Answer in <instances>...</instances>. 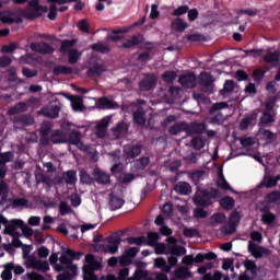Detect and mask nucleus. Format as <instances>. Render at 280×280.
Returning <instances> with one entry per match:
<instances>
[{
    "mask_svg": "<svg viewBox=\"0 0 280 280\" xmlns=\"http://www.w3.org/2000/svg\"><path fill=\"white\" fill-rule=\"evenodd\" d=\"M195 218H207L209 215V212L205 211L202 208H197L194 211Z\"/></svg>",
    "mask_w": 280,
    "mask_h": 280,
    "instance_id": "61",
    "label": "nucleus"
},
{
    "mask_svg": "<svg viewBox=\"0 0 280 280\" xmlns=\"http://www.w3.org/2000/svg\"><path fill=\"white\" fill-rule=\"evenodd\" d=\"M192 145L195 150H202L205 148V139L200 137L192 139Z\"/></svg>",
    "mask_w": 280,
    "mask_h": 280,
    "instance_id": "51",
    "label": "nucleus"
},
{
    "mask_svg": "<svg viewBox=\"0 0 280 280\" xmlns=\"http://www.w3.org/2000/svg\"><path fill=\"white\" fill-rule=\"evenodd\" d=\"M141 40H143V37L141 35H135L131 39L127 40L124 44V47H126L127 49H130V47H135V46L139 45V43H141Z\"/></svg>",
    "mask_w": 280,
    "mask_h": 280,
    "instance_id": "31",
    "label": "nucleus"
},
{
    "mask_svg": "<svg viewBox=\"0 0 280 280\" xmlns=\"http://www.w3.org/2000/svg\"><path fill=\"white\" fill-rule=\"evenodd\" d=\"M12 268H13L12 262H9V264L4 265V270L1 273V278L3 280H11L12 279Z\"/></svg>",
    "mask_w": 280,
    "mask_h": 280,
    "instance_id": "33",
    "label": "nucleus"
},
{
    "mask_svg": "<svg viewBox=\"0 0 280 280\" xmlns=\"http://www.w3.org/2000/svg\"><path fill=\"white\" fill-rule=\"evenodd\" d=\"M261 220H262L264 224H272V222H275V220H276V217L273 213L266 212L262 214Z\"/></svg>",
    "mask_w": 280,
    "mask_h": 280,
    "instance_id": "46",
    "label": "nucleus"
},
{
    "mask_svg": "<svg viewBox=\"0 0 280 280\" xmlns=\"http://www.w3.org/2000/svg\"><path fill=\"white\" fill-rule=\"evenodd\" d=\"M175 277L177 279H189V277H191V272H189V269L186 267H178L175 270Z\"/></svg>",
    "mask_w": 280,
    "mask_h": 280,
    "instance_id": "25",
    "label": "nucleus"
},
{
    "mask_svg": "<svg viewBox=\"0 0 280 280\" xmlns=\"http://www.w3.org/2000/svg\"><path fill=\"white\" fill-rule=\"evenodd\" d=\"M93 176L94 180H96V183H98L100 185H108V183H110V175L104 173L100 168H96L93 172Z\"/></svg>",
    "mask_w": 280,
    "mask_h": 280,
    "instance_id": "10",
    "label": "nucleus"
},
{
    "mask_svg": "<svg viewBox=\"0 0 280 280\" xmlns=\"http://www.w3.org/2000/svg\"><path fill=\"white\" fill-rule=\"evenodd\" d=\"M156 84V77L151 74L145 78V80H142L140 82V89L141 91H150V89H153Z\"/></svg>",
    "mask_w": 280,
    "mask_h": 280,
    "instance_id": "13",
    "label": "nucleus"
},
{
    "mask_svg": "<svg viewBox=\"0 0 280 280\" xmlns=\"http://www.w3.org/2000/svg\"><path fill=\"white\" fill-rule=\"evenodd\" d=\"M200 81L207 86V84H211V82H213V77L208 72H203L200 74Z\"/></svg>",
    "mask_w": 280,
    "mask_h": 280,
    "instance_id": "48",
    "label": "nucleus"
},
{
    "mask_svg": "<svg viewBox=\"0 0 280 280\" xmlns=\"http://www.w3.org/2000/svg\"><path fill=\"white\" fill-rule=\"evenodd\" d=\"M23 220L21 219H13L11 221H8L5 217L0 215V224H4V233L7 235H11V237H19L21 235V229H23Z\"/></svg>",
    "mask_w": 280,
    "mask_h": 280,
    "instance_id": "3",
    "label": "nucleus"
},
{
    "mask_svg": "<svg viewBox=\"0 0 280 280\" xmlns=\"http://www.w3.org/2000/svg\"><path fill=\"white\" fill-rule=\"evenodd\" d=\"M69 73H71V68L67 66H58L54 69L55 75H67Z\"/></svg>",
    "mask_w": 280,
    "mask_h": 280,
    "instance_id": "38",
    "label": "nucleus"
},
{
    "mask_svg": "<svg viewBox=\"0 0 280 280\" xmlns=\"http://www.w3.org/2000/svg\"><path fill=\"white\" fill-rule=\"evenodd\" d=\"M80 257H82V254L80 253H75L72 249H63L59 260L60 264H56L54 265V269L57 272H62V270H65V268H67L70 272V275H75V272H78V267L73 264H71V261H73V259H80Z\"/></svg>",
    "mask_w": 280,
    "mask_h": 280,
    "instance_id": "1",
    "label": "nucleus"
},
{
    "mask_svg": "<svg viewBox=\"0 0 280 280\" xmlns=\"http://www.w3.org/2000/svg\"><path fill=\"white\" fill-rule=\"evenodd\" d=\"M81 56H82V52H80L75 49H70L69 50V63L75 65V62H78V60H80Z\"/></svg>",
    "mask_w": 280,
    "mask_h": 280,
    "instance_id": "35",
    "label": "nucleus"
},
{
    "mask_svg": "<svg viewBox=\"0 0 280 280\" xmlns=\"http://www.w3.org/2000/svg\"><path fill=\"white\" fill-rule=\"evenodd\" d=\"M102 262L95 259V256L88 255L85 256V265L83 266V279L84 280H96L94 270H101Z\"/></svg>",
    "mask_w": 280,
    "mask_h": 280,
    "instance_id": "2",
    "label": "nucleus"
},
{
    "mask_svg": "<svg viewBox=\"0 0 280 280\" xmlns=\"http://www.w3.org/2000/svg\"><path fill=\"white\" fill-rule=\"evenodd\" d=\"M189 12V7L182 5L173 11V16H183V14H187Z\"/></svg>",
    "mask_w": 280,
    "mask_h": 280,
    "instance_id": "50",
    "label": "nucleus"
},
{
    "mask_svg": "<svg viewBox=\"0 0 280 280\" xmlns=\"http://www.w3.org/2000/svg\"><path fill=\"white\" fill-rule=\"evenodd\" d=\"M61 108L62 105L58 101H54L48 107L42 109V115L50 117L51 119H56Z\"/></svg>",
    "mask_w": 280,
    "mask_h": 280,
    "instance_id": "7",
    "label": "nucleus"
},
{
    "mask_svg": "<svg viewBox=\"0 0 280 280\" xmlns=\"http://www.w3.org/2000/svg\"><path fill=\"white\" fill-rule=\"evenodd\" d=\"M235 224L229 223L228 225L223 226L222 232L225 233V235H231L232 233H235Z\"/></svg>",
    "mask_w": 280,
    "mask_h": 280,
    "instance_id": "59",
    "label": "nucleus"
},
{
    "mask_svg": "<svg viewBox=\"0 0 280 280\" xmlns=\"http://www.w3.org/2000/svg\"><path fill=\"white\" fill-rule=\"evenodd\" d=\"M280 57V51L276 50H267L266 55L264 56V60L265 62H277V60H279Z\"/></svg>",
    "mask_w": 280,
    "mask_h": 280,
    "instance_id": "24",
    "label": "nucleus"
},
{
    "mask_svg": "<svg viewBox=\"0 0 280 280\" xmlns=\"http://www.w3.org/2000/svg\"><path fill=\"white\" fill-rule=\"evenodd\" d=\"M154 248L156 255H167V245L164 243H155Z\"/></svg>",
    "mask_w": 280,
    "mask_h": 280,
    "instance_id": "43",
    "label": "nucleus"
},
{
    "mask_svg": "<svg viewBox=\"0 0 280 280\" xmlns=\"http://www.w3.org/2000/svg\"><path fill=\"white\" fill-rule=\"evenodd\" d=\"M109 207L112 211H117V209H121V207H124V198L119 195L112 194L109 196Z\"/></svg>",
    "mask_w": 280,
    "mask_h": 280,
    "instance_id": "11",
    "label": "nucleus"
},
{
    "mask_svg": "<svg viewBox=\"0 0 280 280\" xmlns=\"http://www.w3.org/2000/svg\"><path fill=\"white\" fill-rule=\"evenodd\" d=\"M119 241H107L95 245L96 253H106L107 255H116L119 250Z\"/></svg>",
    "mask_w": 280,
    "mask_h": 280,
    "instance_id": "5",
    "label": "nucleus"
},
{
    "mask_svg": "<svg viewBox=\"0 0 280 280\" xmlns=\"http://www.w3.org/2000/svg\"><path fill=\"white\" fill-rule=\"evenodd\" d=\"M164 82H166L167 84H172V82H174L176 80V72L174 71H166L163 75H162Z\"/></svg>",
    "mask_w": 280,
    "mask_h": 280,
    "instance_id": "42",
    "label": "nucleus"
},
{
    "mask_svg": "<svg viewBox=\"0 0 280 280\" xmlns=\"http://www.w3.org/2000/svg\"><path fill=\"white\" fill-rule=\"evenodd\" d=\"M171 27H172L173 32H185V30H187V27H189V25H187L185 23V20L177 18L172 21Z\"/></svg>",
    "mask_w": 280,
    "mask_h": 280,
    "instance_id": "15",
    "label": "nucleus"
},
{
    "mask_svg": "<svg viewBox=\"0 0 280 280\" xmlns=\"http://www.w3.org/2000/svg\"><path fill=\"white\" fill-rule=\"evenodd\" d=\"M139 154H141V145L125 148L126 161L129 159H135L136 156H139Z\"/></svg>",
    "mask_w": 280,
    "mask_h": 280,
    "instance_id": "17",
    "label": "nucleus"
},
{
    "mask_svg": "<svg viewBox=\"0 0 280 280\" xmlns=\"http://www.w3.org/2000/svg\"><path fill=\"white\" fill-rule=\"evenodd\" d=\"M59 211H60L61 215H67L68 213H71V207H69V205H67V202L61 201L59 205Z\"/></svg>",
    "mask_w": 280,
    "mask_h": 280,
    "instance_id": "54",
    "label": "nucleus"
},
{
    "mask_svg": "<svg viewBox=\"0 0 280 280\" xmlns=\"http://www.w3.org/2000/svg\"><path fill=\"white\" fill-rule=\"evenodd\" d=\"M133 119H135L136 122L139 124V126H143V124H145V116H144V113H143V108L139 107L137 109V112H135Z\"/></svg>",
    "mask_w": 280,
    "mask_h": 280,
    "instance_id": "28",
    "label": "nucleus"
},
{
    "mask_svg": "<svg viewBox=\"0 0 280 280\" xmlns=\"http://www.w3.org/2000/svg\"><path fill=\"white\" fill-rule=\"evenodd\" d=\"M26 277L30 280H45V277H43V275L37 272H28L26 273Z\"/></svg>",
    "mask_w": 280,
    "mask_h": 280,
    "instance_id": "60",
    "label": "nucleus"
},
{
    "mask_svg": "<svg viewBox=\"0 0 280 280\" xmlns=\"http://www.w3.org/2000/svg\"><path fill=\"white\" fill-rule=\"evenodd\" d=\"M185 128H187V125H185L184 122L180 124H175L174 126H172L168 130L170 135H178L179 132H183V130H185Z\"/></svg>",
    "mask_w": 280,
    "mask_h": 280,
    "instance_id": "36",
    "label": "nucleus"
},
{
    "mask_svg": "<svg viewBox=\"0 0 280 280\" xmlns=\"http://www.w3.org/2000/svg\"><path fill=\"white\" fill-rule=\"evenodd\" d=\"M179 84L184 86V89H194L196 86V75L186 74L179 78Z\"/></svg>",
    "mask_w": 280,
    "mask_h": 280,
    "instance_id": "12",
    "label": "nucleus"
},
{
    "mask_svg": "<svg viewBox=\"0 0 280 280\" xmlns=\"http://www.w3.org/2000/svg\"><path fill=\"white\" fill-rule=\"evenodd\" d=\"M154 268H159L162 272H171L172 268L167 265L165 258L160 257L154 259Z\"/></svg>",
    "mask_w": 280,
    "mask_h": 280,
    "instance_id": "21",
    "label": "nucleus"
},
{
    "mask_svg": "<svg viewBox=\"0 0 280 280\" xmlns=\"http://www.w3.org/2000/svg\"><path fill=\"white\" fill-rule=\"evenodd\" d=\"M241 145H244V148H248V145H255V138L252 137H244L240 139Z\"/></svg>",
    "mask_w": 280,
    "mask_h": 280,
    "instance_id": "53",
    "label": "nucleus"
},
{
    "mask_svg": "<svg viewBox=\"0 0 280 280\" xmlns=\"http://www.w3.org/2000/svg\"><path fill=\"white\" fill-rule=\"evenodd\" d=\"M100 108H117V103L108 100V98H101L98 101Z\"/></svg>",
    "mask_w": 280,
    "mask_h": 280,
    "instance_id": "34",
    "label": "nucleus"
},
{
    "mask_svg": "<svg viewBox=\"0 0 280 280\" xmlns=\"http://www.w3.org/2000/svg\"><path fill=\"white\" fill-rule=\"evenodd\" d=\"M115 137H117L118 139L120 137H124V135H126L128 132V125L127 124H119L114 130H113Z\"/></svg>",
    "mask_w": 280,
    "mask_h": 280,
    "instance_id": "27",
    "label": "nucleus"
},
{
    "mask_svg": "<svg viewBox=\"0 0 280 280\" xmlns=\"http://www.w3.org/2000/svg\"><path fill=\"white\" fill-rule=\"evenodd\" d=\"M259 135L262 137V139H265V141H268L269 143L277 139V135L269 130H260Z\"/></svg>",
    "mask_w": 280,
    "mask_h": 280,
    "instance_id": "37",
    "label": "nucleus"
},
{
    "mask_svg": "<svg viewBox=\"0 0 280 280\" xmlns=\"http://www.w3.org/2000/svg\"><path fill=\"white\" fill-rule=\"evenodd\" d=\"M175 191L183 196H189V194H191V186L185 182H180L175 186Z\"/></svg>",
    "mask_w": 280,
    "mask_h": 280,
    "instance_id": "22",
    "label": "nucleus"
},
{
    "mask_svg": "<svg viewBox=\"0 0 280 280\" xmlns=\"http://www.w3.org/2000/svg\"><path fill=\"white\" fill-rule=\"evenodd\" d=\"M27 110V104L19 103L9 110V115H18V113H25Z\"/></svg>",
    "mask_w": 280,
    "mask_h": 280,
    "instance_id": "32",
    "label": "nucleus"
},
{
    "mask_svg": "<svg viewBox=\"0 0 280 280\" xmlns=\"http://www.w3.org/2000/svg\"><path fill=\"white\" fill-rule=\"evenodd\" d=\"M220 205L221 207H223V209H233V206L235 205V200L231 197H225L221 199Z\"/></svg>",
    "mask_w": 280,
    "mask_h": 280,
    "instance_id": "39",
    "label": "nucleus"
},
{
    "mask_svg": "<svg viewBox=\"0 0 280 280\" xmlns=\"http://www.w3.org/2000/svg\"><path fill=\"white\" fill-rule=\"evenodd\" d=\"M195 203H197L199 207H209L211 205V201L209 200V196L198 192L195 196Z\"/></svg>",
    "mask_w": 280,
    "mask_h": 280,
    "instance_id": "23",
    "label": "nucleus"
},
{
    "mask_svg": "<svg viewBox=\"0 0 280 280\" xmlns=\"http://www.w3.org/2000/svg\"><path fill=\"white\" fill-rule=\"evenodd\" d=\"M43 222L44 224L42 229L43 231H47V229H49V224H54V219L51 218V215H46L44 217Z\"/></svg>",
    "mask_w": 280,
    "mask_h": 280,
    "instance_id": "58",
    "label": "nucleus"
},
{
    "mask_svg": "<svg viewBox=\"0 0 280 280\" xmlns=\"http://www.w3.org/2000/svg\"><path fill=\"white\" fill-rule=\"evenodd\" d=\"M144 240L145 238L143 236L127 238L128 244H135L136 246H141V244H143Z\"/></svg>",
    "mask_w": 280,
    "mask_h": 280,
    "instance_id": "55",
    "label": "nucleus"
},
{
    "mask_svg": "<svg viewBox=\"0 0 280 280\" xmlns=\"http://www.w3.org/2000/svg\"><path fill=\"white\" fill-rule=\"evenodd\" d=\"M24 259L26 268L38 270V272H48L49 270V262H47V260H42L33 255H24Z\"/></svg>",
    "mask_w": 280,
    "mask_h": 280,
    "instance_id": "4",
    "label": "nucleus"
},
{
    "mask_svg": "<svg viewBox=\"0 0 280 280\" xmlns=\"http://www.w3.org/2000/svg\"><path fill=\"white\" fill-rule=\"evenodd\" d=\"M266 200L267 202H277L278 205H280V192L272 191L271 194L267 195Z\"/></svg>",
    "mask_w": 280,
    "mask_h": 280,
    "instance_id": "44",
    "label": "nucleus"
},
{
    "mask_svg": "<svg viewBox=\"0 0 280 280\" xmlns=\"http://www.w3.org/2000/svg\"><path fill=\"white\" fill-rule=\"evenodd\" d=\"M63 179L68 185H75L78 177L75 176V172L68 171L63 174Z\"/></svg>",
    "mask_w": 280,
    "mask_h": 280,
    "instance_id": "29",
    "label": "nucleus"
},
{
    "mask_svg": "<svg viewBox=\"0 0 280 280\" xmlns=\"http://www.w3.org/2000/svg\"><path fill=\"white\" fill-rule=\"evenodd\" d=\"M213 224H222L226 220L224 213H215L211 218Z\"/></svg>",
    "mask_w": 280,
    "mask_h": 280,
    "instance_id": "49",
    "label": "nucleus"
},
{
    "mask_svg": "<svg viewBox=\"0 0 280 280\" xmlns=\"http://www.w3.org/2000/svg\"><path fill=\"white\" fill-rule=\"evenodd\" d=\"M159 5L158 4H152L151 5V13H150V19H159Z\"/></svg>",
    "mask_w": 280,
    "mask_h": 280,
    "instance_id": "63",
    "label": "nucleus"
},
{
    "mask_svg": "<svg viewBox=\"0 0 280 280\" xmlns=\"http://www.w3.org/2000/svg\"><path fill=\"white\" fill-rule=\"evenodd\" d=\"M81 139H82V133H80L79 131L71 132L70 142L72 143V145H77L79 150H89V147H86Z\"/></svg>",
    "mask_w": 280,
    "mask_h": 280,
    "instance_id": "9",
    "label": "nucleus"
},
{
    "mask_svg": "<svg viewBox=\"0 0 280 280\" xmlns=\"http://www.w3.org/2000/svg\"><path fill=\"white\" fill-rule=\"evenodd\" d=\"M69 100L71 102V106H72L73 110H75V112L84 110V101L82 100V97L70 96Z\"/></svg>",
    "mask_w": 280,
    "mask_h": 280,
    "instance_id": "20",
    "label": "nucleus"
},
{
    "mask_svg": "<svg viewBox=\"0 0 280 280\" xmlns=\"http://www.w3.org/2000/svg\"><path fill=\"white\" fill-rule=\"evenodd\" d=\"M12 161H14V155H12V153L5 152L0 154V164L3 165L4 163H10Z\"/></svg>",
    "mask_w": 280,
    "mask_h": 280,
    "instance_id": "45",
    "label": "nucleus"
},
{
    "mask_svg": "<svg viewBox=\"0 0 280 280\" xmlns=\"http://www.w3.org/2000/svg\"><path fill=\"white\" fill-rule=\"evenodd\" d=\"M73 45L72 40H63L61 43V47H60V51L62 54H67V51H69V49H71V46Z\"/></svg>",
    "mask_w": 280,
    "mask_h": 280,
    "instance_id": "57",
    "label": "nucleus"
},
{
    "mask_svg": "<svg viewBox=\"0 0 280 280\" xmlns=\"http://www.w3.org/2000/svg\"><path fill=\"white\" fill-rule=\"evenodd\" d=\"M16 49V44H9L7 46H3L1 51L2 54H12Z\"/></svg>",
    "mask_w": 280,
    "mask_h": 280,
    "instance_id": "62",
    "label": "nucleus"
},
{
    "mask_svg": "<svg viewBox=\"0 0 280 280\" xmlns=\"http://www.w3.org/2000/svg\"><path fill=\"white\" fill-rule=\"evenodd\" d=\"M2 23H21V18L16 16L15 12L0 13Z\"/></svg>",
    "mask_w": 280,
    "mask_h": 280,
    "instance_id": "14",
    "label": "nucleus"
},
{
    "mask_svg": "<svg viewBox=\"0 0 280 280\" xmlns=\"http://www.w3.org/2000/svg\"><path fill=\"white\" fill-rule=\"evenodd\" d=\"M119 264L120 266H130L132 264V258L130 256H127L125 253L119 257Z\"/></svg>",
    "mask_w": 280,
    "mask_h": 280,
    "instance_id": "52",
    "label": "nucleus"
},
{
    "mask_svg": "<svg viewBox=\"0 0 280 280\" xmlns=\"http://www.w3.org/2000/svg\"><path fill=\"white\" fill-rule=\"evenodd\" d=\"M101 73H104V67L102 66H95L88 72L89 75H101Z\"/></svg>",
    "mask_w": 280,
    "mask_h": 280,
    "instance_id": "56",
    "label": "nucleus"
},
{
    "mask_svg": "<svg viewBox=\"0 0 280 280\" xmlns=\"http://www.w3.org/2000/svg\"><path fill=\"white\" fill-rule=\"evenodd\" d=\"M108 124H110V116L103 118L97 122L95 128V135L98 139H104L106 137V130H108Z\"/></svg>",
    "mask_w": 280,
    "mask_h": 280,
    "instance_id": "8",
    "label": "nucleus"
},
{
    "mask_svg": "<svg viewBox=\"0 0 280 280\" xmlns=\"http://www.w3.org/2000/svg\"><path fill=\"white\" fill-rule=\"evenodd\" d=\"M124 253L132 259V258L137 257V253H139V248L131 247V248L125 250Z\"/></svg>",
    "mask_w": 280,
    "mask_h": 280,
    "instance_id": "64",
    "label": "nucleus"
},
{
    "mask_svg": "<svg viewBox=\"0 0 280 280\" xmlns=\"http://www.w3.org/2000/svg\"><path fill=\"white\" fill-rule=\"evenodd\" d=\"M148 277V271H143L141 269H138L132 277H130L127 280H141L143 278Z\"/></svg>",
    "mask_w": 280,
    "mask_h": 280,
    "instance_id": "47",
    "label": "nucleus"
},
{
    "mask_svg": "<svg viewBox=\"0 0 280 280\" xmlns=\"http://www.w3.org/2000/svg\"><path fill=\"white\" fill-rule=\"evenodd\" d=\"M28 4L32 12H35V16H40V14L46 13L49 10L47 7H40L38 0H31Z\"/></svg>",
    "mask_w": 280,
    "mask_h": 280,
    "instance_id": "16",
    "label": "nucleus"
},
{
    "mask_svg": "<svg viewBox=\"0 0 280 280\" xmlns=\"http://www.w3.org/2000/svg\"><path fill=\"white\" fill-rule=\"evenodd\" d=\"M90 49H92L93 51H98L100 54H108L110 51V48H108L106 44L102 43L90 46Z\"/></svg>",
    "mask_w": 280,
    "mask_h": 280,
    "instance_id": "30",
    "label": "nucleus"
},
{
    "mask_svg": "<svg viewBox=\"0 0 280 280\" xmlns=\"http://www.w3.org/2000/svg\"><path fill=\"white\" fill-rule=\"evenodd\" d=\"M166 250L167 255H175L176 257H182V255H186L187 249L185 247L177 244L178 241L174 236H170L167 238Z\"/></svg>",
    "mask_w": 280,
    "mask_h": 280,
    "instance_id": "6",
    "label": "nucleus"
},
{
    "mask_svg": "<svg viewBox=\"0 0 280 280\" xmlns=\"http://www.w3.org/2000/svg\"><path fill=\"white\" fill-rule=\"evenodd\" d=\"M217 185L220 187V189L233 191V188H231V185H229V182H226V178H224V173H222L221 168L219 170Z\"/></svg>",
    "mask_w": 280,
    "mask_h": 280,
    "instance_id": "18",
    "label": "nucleus"
},
{
    "mask_svg": "<svg viewBox=\"0 0 280 280\" xmlns=\"http://www.w3.org/2000/svg\"><path fill=\"white\" fill-rule=\"evenodd\" d=\"M248 250L253 255V257H256L259 259L261 257V247L253 242L248 243Z\"/></svg>",
    "mask_w": 280,
    "mask_h": 280,
    "instance_id": "26",
    "label": "nucleus"
},
{
    "mask_svg": "<svg viewBox=\"0 0 280 280\" xmlns=\"http://www.w3.org/2000/svg\"><path fill=\"white\" fill-rule=\"evenodd\" d=\"M158 242H159V233L150 232L148 234V246H156Z\"/></svg>",
    "mask_w": 280,
    "mask_h": 280,
    "instance_id": "41",
    "label": "nucleus"
},
{
    "mask_svg": "<svg viewBox=\"0 0 280 280\" xmlns=\"http://www.w3.org/2000/svg\"><path fill=\"white\" fill-rule=\"evenodd\" d=\"M31 49H33V51H39V54H51V51H54V49H51V46L45 43L32 44Z\"/></svg>",
    "mask_w": 280,
    "mask_h": 280,
    "instance_id": "19",
    "label": "nucleus"
},
{
    "mask_svg": "<svg viewBox=\"0 0 280 280\" xmlns=\"http://www.w3.org/2000/svg\"><path fill=\"white\" fill-rule=\"evenodd\" d=\"M261 185L262 187H267V189H270L271 187H275L277 185V179L270 176H265Z\"/></svg>",
    "mask_w": 280,
    "mask_h": 280,
    "instance_id": "40",
    "label": "nucleus"
}]
</instances>
